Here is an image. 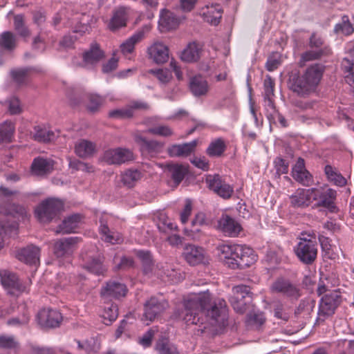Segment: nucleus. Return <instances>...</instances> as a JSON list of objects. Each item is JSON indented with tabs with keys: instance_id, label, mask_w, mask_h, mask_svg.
Wrapping results in <instances>:
<instances>
[{
	"instance_id": "1",
	"label": "nucleus",
	"mask_w": 354,
	"mask_h": 354,
	"mask_svg": "<svg viewBox=\"0 0 354 354\" xmlns=\"http://www.w3.org/2000/svg\"><path fill=\"white\" fill-rule=\"evenodd\" d=\"M177 317L187 324L223 326L227 319V308L223 299H212L209 290L194 295L184 302V308L176 312Z\"/></svg>"
},
{
	"instance_id": "2",
	"label": "nucleus",
	"mask_w": 354,
	"mask_h": 354,
	"mask_svg": "<svg viewBox=\"0 0 354 354\" xmlns=\"http://www.w3.org/2000/svg\"><path fill=\"white\" fill-rule=\"evenodd\" d=\"M323 73L324 68L321 64H312L301 75H292L289 79L288 87L301 97L308 96L316 90Z\"/></svg>"
},
{
	"instance_id": "3",
	"label": "nucleus",
	"mask_w": 354,
	"mask_h": 354,
	"mask_svg": "<svg viewBox=\"0 0 354 354\" xmlns=\"http://www.w3.org/2000/svg\"><path fill=\"white\" fill-rule=\"evenodd\" d=\"M323 73L324 68L321 64H312L301 75H292L289 79L288 87L301 97L308 96L316 90Z\"/></svg>"
},
{
	"instance_id": "4",
	"label": "nucleus",
	"mask_w": 354,
	"mask_h": 354,
	"mask_svg": "<svg viewBox=\"0 0 354 354\" xmlns=\"http://www.w3.org/2000/svg\"><path fill=\"white\" fill-rule=\"evenodd\" d=\"M293 251L299 261L304 265L314 263L317 257L318 244L314 232H302L297 238Z\"/></svg>"
},
{
	"instance_id": "5",
	"label": "nucleus",
	"mask_w": 354,
	"mask_h": 354,
	"mask_svg": "<svg viewBox=\"0 0 354 354\" xmlns=\"http://www.w3.org/2000/svg\"><path fill=\"white\" fill-rule=\"evenodd\" d=\"M342 301V295L339 289L326 293L321 298L319 304L317 322H324L326 319L332 317Z\"/></svg>"
},
{
	"instance_id": "6",
	"label": "nucleus",
	"mask_w": 354,
	"mask_h": 354,
	"mask_svg": "<svg viewBox=\"0 0 354 354\" xmlns=\"http://www.w3.org/2000/svg\"><path fill=\"white\" fill-rule=\"evenodd\" d=\"M64 202L58 198H49L43 201L36 208L35 215L41 223H48L64 209Z\"/></svg>"
},
{
	"instance_id": "7",
	"label": "nucleus",
	"mask_w": 354,
	"mask_h": 354,
	"mask_svg": "<svg viewBox=\"0 0 354 354\" xmlns=\"http://www.w3.org/2000/svg\"><path fill=\"white\" fill-rule=\"evenodd\" d=\"M12 211L8 217V221H0V250L3 246V238L2 234L11 235L12 232H16L18 227L17 221L27 217L26 209L20 205H12Z\"/></svg>"
},
{
	"instance_id": "8",
	"label": "nucleus",
	"mask_w": 354,
	"mask_h": 354,
	"mask_svg": "<svg viewBox=\"0 0 354 354\" xmlns=\"http://www.w3.org/2000/svg\"><path fill=\"white\" fill-rule=\"evenodd\" d=\"M270 288L272 292L280 294L290 300L296 301L301 296L299 286L283 277L277 278Z\"/></svg>"
},
{
	"instance_id": "9",
	"label": "nucleus",
	"mask_w": 354,
	"mask_h": 354,
	"mask_svg": "<svg viewBox=\"0 0 354 354\" xmlns=\"http://www.w3.org/2000/svg\"><path fill=\"white\" fill-rule=\"evenodd\" d=\"M232 296L230 299L231 305L234 310L239 313H243L247 306L252 301V292L249 286L239 285L232 289Z\"/></svg>"
},
{
	"instance_id": "10",
	"label": "nucleus",
	"mask_w": 354,
	"mask_h": 354,
	"mask_svg": "<svg viewBox=\"0 0 354 354\" xmlns=\"http://www.w3.org/2000/svg\"><path fill=\"white\" fill-rule=\"evenodd\" d=\"M236 248V254L238 257L235 261H229L227 263L229 267L231 268L243 269L250 267L257 261V257L251 248L239 245Z\"/></svg>"
},
{
	"instance_id": "11",
	"label": "nucleus",
	"mask_w": 354,
	"mask_h": 354,
	"mask_svg": "<svg viewBox=\"0 0 354 354\" xmlns=\"http://www.w3.org/2000/svg\"><path fill=\"white\" fill-rule=\"evenodd\" d=\"M1 282L8 292L12 295H19L26 290V287L13 272L7 270H0Z\"/></svg>"
},
{
	"instance_id": "12",
	"label": "nucleus",
	"mask_w": 354,
	"mask_h": 354,
	"mask_svg": "<svg viewBox=\"0 0 354 354\" xmlns=\"http://www.w3.org/2000/svg\"><path fill=\"white\" fill-rule=\"evenodd\" d=\"M205 181L209 189L224 199L230 198L234 192L233 187L223 180L218 174L207 176Z\"/></svg>"
},
{
	"instance_id": "13",
	"label": "nucleus",
	"mask_w": 354,
	"mask_h": 354,
	"mask_svg": "<svg viewBox=\"0 0 354 354\" xmlns=\"http://www.w3.org/2000/svg\"><path fill=\"white\" fill-rule=\"evenodd\" d=\"M102 160L108 165H122L133 160V153L130 149L118 147L105 151Z\"/></svg>"
},
{
	"instance_id": "14",
	"label": "nucleus",
	"mask_w": 354,
	"mask_h": 354,
	"mask_svg": "<svg viewBox=\"0 0 354 354\" xmlns=\"http://www.w3.org/2000/svg\"><path fill=\"white\" fill-rule=\"evenodd\" d=\"M168 307L169 304L165 299L151 297L145 304L143 316L146 320L151 322Z\"/></svg>"
},
{
	"instance_id": "15",
	"label": "nucleus",
	"mask_w": 354,
	"mask_h": 354,
	"mask_svg": "<svg viewBox=\"0 0 354 354\" xmlns=\"http://www.w3.org/2000/svg\"><path fill=\"white\" fill-rule=\"evenodd\" d=\"M37 319L38 324L44 328H55L59 326L62 316L61 313L50 308H44L39 311Z\"/></svg>"
},
{
	"instance_id": "16",
	"label": "nucleus",
	"mask_w": 354,
	"mask_h": 354,
	"mask_svg": "<svg viewBox=\"0 0 354 354\" xmlns=\"http://www.w3.org/2000/svg\"><path fill=\"white\" fill-rule=\"evenodd\" d=\"M317 188L298 189L290 197L291 204L295 207H308L312 201L316 200Z\"/></svg>"
},
{
	"instance_id": "17",
	"label": "nucleus",
	"mask_w": 354,
	"mask_h": 354,
	"mask_svg": "<svg viewBox=\"0 0 354 354\" xmlns=\"http://www.w3.org/2000/svg\"><path fill=\"white\" fill-rule=\"evenodd\" d=\"M218 228L226 236H238L242 230L241 224L227 214H222L218 221Z\"/></svg>"
},
{
	"instance_id": "18",
	"label": "nucleus",
	"mask_w": 354,
	"mask_h": 354,
	"mask_svg": "<svg viewBox=\"0 0 354 354\" xmlns=\"http://www.w3.org/2000/svg\"><path fill=\"white\" fill-rule=\"evenodd\" d=\"M183 257L185 261L191 266L205 263L207 258L203 248L188 244L184 248Z\"/></svg>"
},
{
	"instance_id": "19",
	"label": "nucleus",
	"mask_w": 354,
	"mask_h": 354,
	"mask_svg": "<svg viewBox=\"0 0 354 354\" xmlns=\"http://www.w3.org/2000/svg\"><path fill=\"white\" fill-rule=\"evenodd\" d=\"M179 17L171 10L164 8L160 11L158 20V28L161 32L176 29L180 24Z\"/></svg>"
},
{
	"instance_id": "20",
	"label": "nucleus",
	"mask_w": 354,
	"mask_h": 354,
	"mask_svg": "<svg viewBox=\"0 0 354 354\" xmlns=\"http://www.w3.org/2000/svg\"><path fill=\"white\" fill-rule=\"evenodd\" d=\"M40 249L33 245L18 250L16 257L26 264L37 266L39 263Z\"/></svg>"
},
{
	"instance_id": "21",
	"label": "nucleus",
	"mask_w": 354,
	"mask_h": 354,
	"mask_svg": "<svg viewBox=\"0 0 354 354\" xmlns=\"http://www.w3.org/2000/svg\"><path fill=\"white\" fill-rule=\"evenodd\" d=\"M127 291V287L124 283L111 280L106 282V285L102 288L101 296L104 299H118L121 297H124Z\"/></svg>"
},
{
	"instance_id": "22",
	"label": "nucleus",
	"mask_w": 354,
	"mask_h": 354,
	"mask_svg": "<svg viewBox=\"0 0 354 354\" xmlns=\"http://www.w3.org/2000/svg\"><path fill=\"white\" fill-rule=\"evenodd\" d=\"M292 178L305 186H309L313 182V176L305 167L304 160L299 158L292 169Z\"/></svg>"
},
{
	"instance_id": "23",
	"label": "nucleus",
	"mask_w": 354,
	"mask_h": 354,
	"mask_svg": "<svg viewBox=\"0 0 354 354\" xmlns=\"http://www.w3.org/2000/svg\"><path fill=\"white\" fill-rule=\"evenodd\" d=\"M274 80L269 75H267L263 81V100L266 110L270 109L275 111L274 97Z\"/></svg>"
},
{
	"instance_id": "24",
	"label": "nucleus",
	"mask_w": 354,
	"mask_h": 354,
	"mask_svg": "<svg viewBox=\"0 0 354 354\" xmlns=\"http://www.w3.org/2000/svg\"><path fill=\"white\" fill-rule=\"evenodd\" d=\"M129 17V10L125 7H120L113 11V15L109 22L108 27L111 31H115L127 26Z\"/></svg>"
},
{
	"instance_id": "25",
	"label": "nucleus",
	"mask_w": 354,
	"mask_h": 354,
	"mask_svg": "<svg viewBox=\"0 0 354 354\" xmlns=\"http://www.w3.org/2000/svg\"><path fill=\"white\" fill-rule=\"evenodd\" d=\"M78 237H68L58 240L54 245V253L58 258L71 253L78 243Z\"/></svg>"
},
{
	"instance_id": "26",
	"label": "nucleus",
	"mask_w": 354,
	"mask_h": 354,
	"mask_svg": "<svg viewBox=\"0 0 354 354\" xmlns=\"http://www.w3.org/2000/svg\"><path fill=\"white\" fill-rule=\"evenodd\" d=\"M149 57L157 64L165 63L169 59V48L162 42H156L148 48Z\"/></svg>"
},
{
	"instance_id": "27",
	"label": "nucleus",
	"mask_w": 354,
	"mask_h": 354,
	"mask_svg": "<svg viewBox=\"0 0 354 354\" xmlns=\"http://www.w3.org/2000/svg\"><path fill=\"white\" fill-rule=\"evenodd\" d=\"M198 141L192 140L179 145H173L168 148V153L171 157H187L193 153L197 146Z\"/></svg>"
},
{
	"instance_id": "28",
	"label": "nucleus",
	"mask_w": 354,
	"mask_h": 354,
	"mask_svg": "<svg viewBox=\"0 0 354 354\" xmlns=\"http://www.w3.org/2000/svg\"><path fill=\"white\" fill-rule=\"evenodd\" d=\"M207 225H208V222L206 219L205 214L203 212H198L192 221L191 227H185L184 229V233L191 239H197L201 230V227Z\"/></svg>"
},
{
	"instance_id": "29",
	"label": "nucleus",
	"mask_w": 354,
	"mask_h": 354,
	"mask_svg": "<svg viewBox=\"0 0 354 354\" xmlns=\"http://www.w3.org/2000/svg\"><path fill=\"white\" fill-rule=\"evenodd\" d=\"M316 200L319 201V205L324 207L333 209L335 207V201L337 196V192L331 188L322 190L317 188Z\"/></svg>"
},
{
	"instance_id": "30",
	"label": "nucleus",
	"mask_w": 354,
	"mask_h": 354,
	"mask_svg": "<svg viewBox=\"0 0 354 354\" xmlns=\"http://www.w3.org/2000/svg\"><path fill=\"white\" fill-rule=\"evenodd\" d=\"M189 89L195 97L204 96L209 91L208 82L201 75L194 76L189 80Z\"/></svg>"
},
{
	"instance_id": "31",
	"label": "nucleus",
	"mask_w": 354,
	"mask_h": 354,
	"mask_svg": "<svg viewBox=\"0 0 354 354\" xmlns=\"http://www.w3.org/2000/svg\"><path fill=\"white\" fill-rule=\"evenodd\" d=\"M136 141L139 144L142 154H149L152 156L153 153L161 151L162 145L158 141L147 140L142 136H136Z\"/></svg>"
},
{
	"instance_id": "32",
	"label": "nucleus",
	"mask_w": 354,
	"mask_h": 354,
	"mask_svg": "<svg viewBox=\"0 0 354 354\" xmlns=\"http://www.w3.org/2000/svg\"><path fill=\"white\" fill-rule=\"evenodd\" d=\"M222 12L219 5L216 3L215 5L212 4L211 6L207 5L206 8L203 9L202 13L200 12V14L203 15L206 22L216 26L220 23Z\"/></svg>"
},
{
	"instance_id": "33",
	"label": "nucleus",
	"mask_w": 354,
	"mask_h": 354,
	"mask_svg": "<svg viewBox=\"0 0 354 354\" xmlns=\"http://www.w3.org/2000/svg\"><path fill=\"white\" fill-rule=\"evenodd\" d=\"M31 136L34 140L44 143L52 142L57 138L55 133L44 125L35 126L31 132Z\"/></svg>"
},
{
	"instance_id": "34",
	"label": "nucleus",
	"mask_w": 354,
	"mask_h": 354,
	"mask_svg": "<svg viewBox=\"0 0 354 354\" xmlns=\"http://www.w3.org/2000/svg\"><path fill=\"white\" fill-rule=\"evenodd\" d=\"M96 150L95 143L85 140L80 139L75 144V153L82 158H86L92 156Z\"/></svg>"
},
{
	"instance_id": "35",
	"label": "nucleus",
	"mask_w": 354,
	"mask_h": 354,
	"mask_svg": "<svg viewBox=\"0 0 354 354\" xmlns=\"http://www.w3.org/2000/svg\"><path fill=\"white\" fill-rule=\"evenodd\" d=\"M80 214H73L66 218L58 226L56 232L62 234H70L75 232L81 221Z\"/></svg>"
},
{
	"instance_id": "36",
	"label": "nucleus",
	"mask_w": 354,
	"mask_h": 354,
	"mask_svg": "<svg viewBox=\"0 0 354 354\" xmlns=\"http://www.w3.org/2000/svg\"><path fill=\"white\" fill-rule=\"evenodd\" d=\"M99 230L102 235V239L107 243L117 244L122 241V237L118 234L110 230L106 221L103 217L100 219Z\"/></svg>"
},
{
	"instance_id": "37",
	"label": "nucleus",
	"mask_w": 354,
	"mask_h": 354,
	"mask_svg": "<svg viewBox=\"0 0 354 354\" xmlns=\"http://www.w3.org/2000/svg\"><path fill=\"white\" fill-rule=\"evenodd\" d=\"M31 169L32 173L38 176L50 173L53 169V161L44 158H36L32 163Z\"/></svg>"
},
{
	"instance_id": "38",
	"label": "nucleus",
	"mask_w": 354,
	"mask_h": 354,
	"mask_svg": "<svg viewBox=\"0 0 354 354\" xmlns=\"http://www.w3.org/2000/svg\"><path fill=\"white\" fill-rule=\"evenodd\" d=\"M201 46L196 42L189 43L181 53L180 58L186 62H194L199 59Z\"/></svg>"
},
{
	"instance_id": "39",
	"label": "nucleus",
	"mask_w": 354,
	"mask_h": 354,
	"mask_svg": "<svg viewBox=\"0 0 354 354\" xmlns=\"http://www.w3.org/2000/svg\"><path fill=\"white\" fill-rule=\"evenodd\" d=\"M104 52L100 48L97 44H92L88 50L83 53V62L85 65L95 64L104 57Z\"/></svg>"
},
{
	"instance_id": "40",
	"label": "nucleus",
	"mask_w": 354,
	"mask_h": 354,
	"mask_svg": "<svg viewBox=\"0 0 354 354\" xmlns=\"http://www.w3.org/2000/svg\"><path fill=\"white\" fill-rule=\"evenodd\" d=\"M331 53V50L329 46H324V48L307 50L301 54L299 61L300 66H303L305 62L317 60L322 58L323 56L328 55Z\"/></svg>"
},
{
	"instance_id": "41",
	"label": "nucleus",
	"mask_w": 354,
	"mask_h": 354,
	"mask_svg": "<svg viewBox=\"0 0 354 354\" xmlns=\"http://www.w3.org/2000/svg\"><path fill=\"white\" fill-rule=\"evenodd\" d=\"M17 46V35L11 31H4L0 34V49L9 52Z\"/></svg>"
},
{
	"instance_id": "42",
	"label": "nucleus",
	"mask_w": 354,
	"mask_h": 354,
	"mask_svg": "<svg viewBox=\"0 0 354 354\" xmlns=\"http://www.w3.org/2000/svg\"><path fill=\"white\" fill-rule=\"evenodd\" d=\"M166 169L176 185L181 183L188 172V169L185 165L179 164L169 163L166 165Z\"/></svg>"
},
{
	"instance_id": "43",
	"label": "nucleus",
	"mask_w": 354,
	"mask_h": 354,
	"mask_svg": "<svg viewBox=\"0 0 354 354\" xmlns=\"http://www.w3.org/2000/svg\"><path fill=\"white\" fill-rule=\"evenodd\" d=\"M15 131V125L10 120H6L0 125V145L12 142Z\"/></svg>"
},
{
	"instance_id": "44",
	"label": "nucleus",
	"mask_w": 354,
	"mask_h": 354,
	"mask_svg": "<svg viewBox=\"0 0 354 354\" xmlns=\"http://www.w3.org/2000/svg\"><path fill=\"white\" fill-rule=\"evenodd\" d=\"M324 173L328 180L334 185L343 187L346 184V178L331 165H327L325 166Z\"/></svg>"
},
{
	"instance_id": "45",
	"label": "nucleus",
	"mask_w": 354,
	"mask_h": 354,
	"mask_svg": "<svg viewBox=\"0 0 354 354\" xmlns=\"http://www.w3.org/2000/svg\"><path fill=\"white\" fill-rule=\"evenodd\" d=\"M142 174L138 169H127L122 174L121 180L124 185L133 187L142 178Z\"/></svg>"
},
{
	"instance_id": "46",
	"label": "nucleus",
	"mask_w": 354,
	"mask_h": 354,
	"mask_svg": "<svg viewBox=\"0 0 354 354\" xmlns=\"http://www.w3.org/2000/svg\"><path fill=\"white\" fill-rule=\"evenodd\" d=\"M315 306V301L314 299L305 298L301 300L299 306L295 311V314L297 317H308L313 312Z\"/></svg>"
},
{
	"instance_id": "47",
	"label": "nucleus",
	"mask_w": 354,
	"mask_h": 354,
	"mask_svg": "<svg viewBox=\"0 0 354 354\" xmlns=\"http://www.w3.org/2000/svg\"><path fill=\"white\" fill-rule=\"evenodd\" d=\"M14 28L17 33L24 39H27L31 35V32L25 24L23 15H17L14 17Z\"/></svg>"
},
{
	"instance_id": "48",
	"label": "nucleus",
	"mask_w": 354,
	"mask_h": 354,
	"mask_svg": "<svg viewBox=\"0 0 354 354\" xmlns=\"http://www.w3.org/2000/svg\"><path fill=\"white\" fill-rule=\"evenodd\" d=\"M239 245H221L217 249L221 254V258L225 260L227 264L229 261H235L238 255L236 254V250Z\"/></svg>"
},
{
	"instance_id": "49",
	"label": "nucleus",
	"mask_w": 354,
	"mask_h": 354,
	"mask_svg": "<svg viewBox=\"0 0 354 354\" xmlns=\"http://www.w3.org/2000/svg\"><path fill=\"white\" fill-rule=\"evenodd\" d=\"M239 245H221L217 249L221 254V258L225 260L227 264L229 261H235L238 255L236 254V250Z\"/></svg>"
},
{
	"instance_id": "50",
	"label": "nucleus",
	"mask_w": 354,
	"mask_h": 354,
	"mask_svg": "<svg viewBox=\"0 0 354 354\" xmlns=\"http://www.w3.org/2000/svg\"><path fill=\"white\" fill-rule=\"evenodd\" d=\"M226 145L222 138H217L210 142L206 149L207 154L210 157H219L225 151Z\"/></svg>"
},
{
	"instance_id": "51",
	"label": "nucleus",
	"mask_w": 354,
	"mask_h": 354,
	"mask_svg": "<svg viewBox=\"0 0 354 354\" xmlns=\"http://www.w3.org/2000/svg\"><path fill=\"white\" fill-rule=\"evenodd\" d=\"M86 269L91 273L96 275L104 274L106 271V268L103 265L102 260L98 258H93L88 261L84 265Z\"/></svg>"
},
{
	"instance_id": "52",
	"label": "nucleus",
	"mask_w": 354,
	"mask_h": 354,
	"mask_svg": "<svg viewBox=\"0 0 354 354\" xmlns=\"http://www.w3.org/2000/svg\"><path fill=\"white\" fill-rule=\"evenodd\" d=\"M334 32L336 34L341 33L344 35H350L354 32V28L347 15L342 16V21L335 26Z\"/></svg>"
},
{
	"instance_id": "53",
	"label": "nucleus",
	"mask_w": 354,
	"mask_h": 354,
	"mask_svg": "<svg viewBox=\"0 0 354 354\" xmlns=\"http://www.w3.org/2000/svg\"><path fill=\"white\" fill-rule=\"evenodd\" d=\"M156 350L159 354H178L176 347L169 343L166 338H161L158 340L156 344Z\"/></svg>"
},
{
	"instance_id": "54",
	"label": "nucleus",
	"mask_w": 354,
	"mask_h": 354,
	"mask_svg": "<svg viewBox=\"0 0 354 354\" xmlns=\"http://www.w3.org/2000/svg\"><path fill=\"white\" fill-rule=\"evenodd\" d=\"M319 241L321 245L324 258L335 259L337 255L334 252L332 248L329 238L322 235L319 236Z\"/></svg>"
},
{
	"instance_id": "55",
	"label": "nucleus",
	"mask_w": 354,
	"mask_h": 354,
	"mask_svg": "<svg viewBox=\"0 0 354 354\" xmlns=\"http://www.w3.org/2000/svg\"><path fill=\"white\" fill-rule=\"evenodd\" d=\"M142 37V33L134 34L129 38H128L124 42L120 45V49L122 53L124 55H127L133 53L135 45L138 43Z\"/></svg>"
},
{
	"instance_id": "56",
	"label": "nucleus",
	"mask_w": 354,
	"mask_h": 354,
	"mask_svg": "<svg viewBox=\"0 0 354 354\" xmlns=\"http://www.w3.org/2000/svg\"><path fill=\"white\" fill-rule=\"evenodd\" d=\"M118 315V306L114 304H111L104 307L102 317L104 319V324L109 325L117 319Z\"/></svg>"
},
{
	"instance_id": "57",
	"label": "nucleus",
	"mask_w": 354,
	"mask_h": 354,
	"mask_svg": "<svg viewBox=\"0 0 354 354\" xmlns=\"http://www.w3.org/2000/svg\"><path fill=\"white\" fill-rule=\"evenodd\" d=\"M136 255L142 261L143 272L145 274H147L150 273L153 267L152 258L150 252L138 250L136 251Z\"/></svg>"
},
{
	"instance_id": "58",
	"label": "nucleus",
	"mask_w": 354,
	"mask_h": 354,
	"mask_svg": "<svg viewBox=\"0 0 354 354\" xmlns=\"http://www.w3.org/2000/svg\"><path fill=\"white\" fill-rule=\"evenodd\" d=\"M88 102L87 104V109L91 113L97 112L100 108L103 105L105 102V98L96 95V94H89L88 95Z\"/></svg>"
},
{
	"instance_id": "59",
	"label": "nucleus",
	"mask_w": 354,
	"mask_h": 354,
	"mask_svg": "<svg viewBox=\"0 0 354 354\" xmlns=\"http://www.w3.org/2000/svg\"><path fill=\"white\" fill-rule=\"evenodd\" d=\"M265 322V317L262 313L251 312L247 315L246 323L248 326L259 328Z\"/></svg>"
},
{
	"instance_id": "60",
	"label": "nucleus",
	"mask_w": 354,
	"mask_h": 354,
	"mask_svg": "<svg viewBox=\"0 0 354 354\" xmlns=\"http://www.w3.org/2000/svg\"><path fill=\"white\" fill-rule=\"evenodd\" d=\"M29 72V68L12 69L10 71V75L17 84H22L26 82Z\"/></svg>"
},
{
	"instance_id": "61",
	"label": "nucleus",
	"mask_w": 354,
	"mask_h": 354,
	"mask_svg": "<svg viewBox=\"0 0 354 354\" xmlns=\"http://www.w3.org/2000/svg\"><path fill=\"white\" fill-rule=\"evenodd\" d=\"M157 226L159 230L162 232L172 231L177 228L176 225L174 223L171 219L163 215L160 216Z\"/></svg>"
},
{
	"instance_id": "62",
	"label": "nucleus",
	"mask_w": 354,
	"mask_h": 354,
	"mask_svg": "<svg viewBox=\"0 0 354 354\" xmlns=\"http://www.w3.org/2000/svg\"><path fill=\"white\" fill-rule=\"evenodd\" d=\"M280 64V55L278 53L273 52L268 56L265 67L267 71L272 72L275 71Z\"/></svg>"
},
{
	"instance_id": "63",
	"label": "nucleus",
	"mask_w": 354,
	"mask_h": 354,
	"mask_svg": "<svg viewBox=\"0 0 354 354\" xmlns=\"http://www.w3.org/2000/svg\"><path fill=\"white\" fill-rule=\"evenodd\" d=\"M266 116L268 120L272 122L275 120L280 124L281 127H287L288 124L283 115H282L275 108V111H272L270 109L266 110Z\"/></svg>"
},
{
	"instance_id": "64",
	"label": "nucleus",
	"mask_w": 354,
	"mask_h": 354,
	"mask_svg": "<svg viewBox=\"0 0 354 354\" xmlns=\"http://www.w3.org/2000/svg\"><path fill=\"white\" fill-rule=\"evenodd\" d=\"M8 112L11 115L19 114L21 112V107L19 99L16 97H12L6 100Z\"/></svg>"
}]
</instances>
